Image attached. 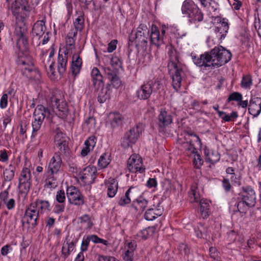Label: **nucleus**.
<instances>
[{
  "label": "nucleus",
  "mask_w": 261,
  "mask_h": 261,
  "mask_svg": "<svg viewBox=\"0 0 261 261\" xmlns=\"http://www.w3.org/2000/svg\"><path fill=\"white\" fill-rule=\"evenodd\" d=\"M168 55L170 58L168 65L169 70L170 71L172 69L174 70V73L171 75L172 86L177 91L181 87L184 71L179 60V53L177 50L171 46L168 51Z\"/></svg>",
  "instance_id": "nucleus-1"
},
{
  "label": "nucleus",
  "mask_w": 261,
  "mask_h": 261,
  "mask_svg": "<svg viewBox=\"0 0 261 261\" xmlns=\"http://www.w3.org/2000/svg\"><path fill=\"white\" fill-rule=\"evenodd\" d=\"M208 53V56L212 67H219L228 63L231 59L232 55L229 50L222 46H215Z\"/></svg>",
  "instance_id": "nucleus-2"
},
{
  "label": "nucleus",
  "mask_w": 261,
  "mask_h": 261,
  "mask_svg": "<svg viewBox=\"0 0 261 261\" xmlns=\"http://www.w3.org/2000/svg\"><path fill=\"white\" fill-rule=\"evenodd\" d=\"M26 18L24 16H17L16 19V26L14 34L17 37V41L14 49L16 52H19L21 41L25 48L29 44L28 28L25 23Z\"/></svg>",
  "instance_id": "nucleus-3"
},
{
  "label": "nucleus",
  "mask_w": 261,
  "mask_h": 261,
  "mask_svg": "<svg viewBox=\"0 0 261 261\" xmlns=\"http://www.w3.org/2000/svg\"><path fill=\"white\" fill-rule=\"evenodd\" d=\"M50 111L42 105H38L36 107L33 117L34 120L32 122V133L31 138L37 136L42 125L45 118H48Z\"/></svg>",
  "instance_id": "nucleus-4"
},
{
  "label": "nucleus",
  "mask_w": 261,
  "mask_h": 261,
  "mask_svg": "<svg viewBox=\"0 0 261 261\" xmlns=\"http://www.w3.org/2000/svg\"><path fill=\"white\" fill-rule=\"evenodd\" d=\"M160 88L161 82L158 80L145 82L137 91V97L140 100H147L152 93L156 92Z\"/></svg>",
  "instance_id": "nucleus-5"
},
{
  "label": "nucleus",
  "mask_w": 261,
  "mask_h": 261,
  "mask_svg": "<svg viewBox=\"0 0 261 261\" xmlns=\"http://www.w3.org/2000/svg\"><path fill=\"white\" fill-rule=\"evenodd\" d=\"M142 132V125L137 124L126 132L121 139V145L124 148H127L134 144Z\"/></svg>",
  "instance_id": "nucleus-6"
},
{
  "label": "nucleus",
  "mask_w": 261,
  "mask_h": 261,
  "mask_svg": "<svg viewBox=\"0 0 261 261\" xmlns=\"http://www.w3.org/2000/svg\"><path fill=\"white\" fill-rule=\"evenodd\" d=\"M36 204H30L25 210L24 215L23 216L21 223L24 225V223L28 225H31L32 228H34L38 225L39 217V210L35 208Z\"/></svg>",
  "instance_id": "nucleus-7"
},
{
  "label": "nucleus",
  "mask_w": 261,
  "mask_h": 261,
  "mask_svg": "<svg viewBox=\"0 0 261 261\" xmlns=\"http://www.w3.org/2000/svg\"><path fill=\"white\" fill-rule=\"evenodd\" d=\"M66 195L70 204L81 206L85 203L84 196L80 190L74 186L67 187Z\"/></svg>",
  "instance_id": "nucleus-8"
},
{
  "label": "nucleus",
  "mask_w": 261,
  "mask_h": 261,
  "mask_svg": "<svg viewBox=\"0 0 261 261\" xmlns=\"http://www.w3.org/2000/svg\"><path fill=\"white\" fill-rule=\"evenodd\" d=\"M173 122L172 114L165 109H161L157 117L156 125L159 132H164L166 128Z\"/></svg>",
  "instance_id": "nucleus-9"
},
{
  "label": "nucleus",
  "mask_w": 261,
  "mask_h": 261,
  "mask_svg": "<svg viewBox=\"0 0 261 261\" xmlns=\"http://www.w3.org/2000/svg\"><path fill=\"white\" fill-rule=\"evenodd\" d=\"M242 192L239 194L240 199L246 201L248 204L254 207L256 204V195L254 190L251 186H244L242 188Z\"/></svg>",
  "instance_id": "nucleus-10"
},
{
  "label": "nucleus",
  "mask_w": 261,
  "mask_h": 261,
  "mask_svg": "<svg viewBox=\"0 0 261 261\" xmlns=\"http://www.w3.org/2000/svg\"><path fill=\"white\" fill-rule=\"evenodd\" d=\"M97 169L94 166H88L82 172L81 179L86 185H91L94 182L96 176Z\"/></svg>",
  "instance_id": "nucleus-11"
},
{
  "label": "nucleus",
  "mask_w": 261,
  "mask_h": 261,
  "mask_svg": "<svg viewBox=\"0 0 261 261\" xmlns=\"http://www.w3.org/2000/svg\"><path fill=\"white\" fill-rule=\"evenodd\" d=\"M105 74L107 76L108 79L111 82L112 85L114 88H118L122 84L121 81L117 75V70H112L110 67H103ZM110 86V84H108V87Z\"/></svg>",
  "instance_id": "nucleus-12"
},
{
  "label": "nucleus",
  "mask_w": 261,
  "mask_h": 261,
  "mask_svg": "<svg viewBox=\"0 0 261 261\" xmlns=\"http://www.w3.org/2000/svg\"><path fill=\"white\" fill-rule=\"evenodd\" d=\"M18 64L24 66L22 69L23 74H25L28 77L35 79L38 78L37 75H40L39 72L34 69L33 64L31 62H28L22 58H21L19 59Z\"/></svg>",
  "instance_id": "nucleus-13"
},
{
  "label": "nucleus",
  "mask_w": 261,
  "mask_h": 261,
  "mask_svg": "<svg viewBox=\"0 0 261 261\" xmlns=\"http://www.w3.org/2000/svg\"><path fill=\"white\" fill-rule=\"evenodd\" d=\"M46 30L45 21L43 20H38L36 22L32 29V43L35 45L36 40H40V38L44 34Z\"/></svg>",
  "instance_id": "nucleus-14"
},
{
  "label": "nucleus",
  "mask_w": 261,
  "mask_h": 261,
  "mask_svg": "<svg viewBox=\"0 0 261 261\" xmlns=\"http://www.w3.org/2000/svg\"><path fill=\"white\" fill-rule=\"evenodd\" d=\"M135 156H131L127 160V168L130 172H139L142 173L145 171V168L142 167L141 159L136 160Z\"/></svg>",
  "instance_id": "nucleus-15"
},
{
  "label": "nucleus",
  "mask_w": 261,
  "mask_h": 261,
  "mask_svg": "<svg viewBox=\"0 0 261 261\" xmlns=\"http://www.w3.org/2000/svg\"><path fill=\"white\" fill-rule=\"evenodd\" d=\"M248 112L253 117H256L261 112V98L251 97L248 105Z\"/></svg>",
  "instance_id": "nucleus-16"
},
{
  "label": "nucleus",
  "mask_w": 261,
  "mask_h": 261,
  "mask_svg": "<svg viewBox=\"0 0 261 261\" xmlns=\"http://www.w3.org/2000/svg\"><path fill=\"white\" fill-rule=\"evenodd\" d=\"M68 54V51L66 49L64 51L63 54H61L60 51L58 54L57 67L58 72L61 75H63L66 70Z\"/></svg>",
  "instance_id": "nucleus-17"
},
{
  "label": "nucleus",
  "mask_w": 261,
  "mask_h": 261,
  "mask_svg": "<svg viewBox=\"0 0 261 261\" xmlns=\"http://www.w3.org/2000/svg\"><path fill=\"white\" fill-rule=\"evenodd\" d=\"M82 66V59L79 55L74 54L72 56V62L70 67L72 75L75 78L81 71Z\"/></svg>",
  "instance_id": "nucleus-18"
},
{
  "label": "nucleus",
  "mask_w": 261,
  "mask_h": 261,
  "mask_svg": "<svg viewBox=\"0 0 261 261\" xmlns=\"http://www.w3.org/2000/svg\"><path fill=\"white\" fill-rule=\"evenodd\" d=\"M61 163L62 160L60 156V153H55L49 163L48 171L51 172V173H57L61 167Z\"/></svg>",
  "instance_id": "nucleus-19"
},
{
  "label": "nucleus",
  "mask_w": 261,
  "mask_h": 261,
  "mask_svg": "<svg viewBox=\"0 0 261 261\" xmlns=\"http://www.w3.org/2000/svg\"><path fill=\"white\" fill-rule=\"evenodd\" d=\"M91 75L92 79L93 86L96 89H98L101 87H104L103 76L97 68L94 67L93 68Z\"/></svg>",
  "instance_id": "nucleus-20"
},
{
  "label": "nucleus",
  "mask_w": 261,
  "mask_h": 261,
  "mask_svg": "<svg viewBox=\"0 0 261 261\" xmlns=\"http://www.w3.org/2000/svg\"><path fill=\"white\" fill-rule=\"evenodd\" d=\"M236 169L231 167H228L226 169V173L227 175V177L231 181L232 185L238 186L241 185V175L236 172Z\"/></svg>",
  "instance_id": "nucleus-21"
},
{
  "label": "nucleus",
  "mask_w": 261,
  "mask_h": 261,
  "mask_svg": "<svg viewBox=\"0 0 261 261\" xmlns=\"http://www.w3.org/2000/svg\"><path fill=\"white\" fill-rule=\"evenodd\" d=\"M27 2L26 0H15L12 4L11 10L12 14L15 16V19L17 16H22L19 15L20 10H27L26 5Z\"/></svg>",
  "instance_id": "nucleus-22"
},
{
  "label": "nucleus",
  "mask_w": 261,
  "mask_h": 261,
  "mask_svg": "<svg viewBox=\"0 0 261 261\" xmlns=\"http://www.w3.org/2000/svg\"><path fill=\"white\" fill-rule=\"evenodd\" d=\"M139 189L136 187H130L125 192L124 195L122 196L118 201L119 205L123 206L125 205L130 203L131 199L129 197V194H132L133 196L138 191Z\"/></svg>",
  "instance_id": "nucleus-23"
},
{
  "label": "nucleus",
  "mask_w": 261,
  "mask_h": 261,
  "mask_svg": "<svg viewBox=\"0 0 261 261\" xmlns=\"http://www.w3.org/2000/svg\"><path fill=\"white\" fill-rule=\"evenodd\" d=\"M105 185L108 187L107 195L110 198L114 197L118 190V183L115 178H110L105 181Z\"/></svg>",
  "instance_id": "nucleus-24"
},
{
  "label": "nucleus",
  "mask_w": 261,
  "mask_h": 261,
  "mask_svg": "<svg viewBox=\"0 0 261 261\" xmlns=\"http://www.w3.org/2000/svg\"><path fill=\"white\" fill-rule=\"evenodd\" d=\"M55 142L60 152L65 153L68 149V143L65 140V138L63 137L62 133H58L56 134L55 137Z\"/></svg>",
  "instance_id": "nucleus-25"
},
{
  "label": "nucleus",
  "mask_w": 261,
  "mask_h": 261,
  "mask_svg": "<svg viewBox=\"0 0 261 261\" xmlns=\"http://www.w3.org/2000/svg\"><path fill=\"white\" fill-rule=\"evenodd\" d=\"M208 55V53L206 51L203 54L201 55L199 57H196L195 56L193 57V61L198 66H204L205 67L212 68L211 64H208V63L210 62V60Z\"/></svg>",
  "instance_id": "nucleus-26"
},
{
  "label": "nucleus",
  "mask_w": 261,
  "mask_h": 261,
  "mask_svg": "<svg viewBox=\"0 0 261 261\" xmlns=\"http://www.w3.org/2000/svg\"><path fill=\"white\" fill-rule=\"evenodd\" d=\"M57 111H56V115L62 119H65L67 118L69 114V110L68 108L67 103L62 99L58 105L55 107Z\"/></svg>",
  "instance_id": "nucleus-27"
},
{
  "label": "nucleus",
  "mask_w": 261,
  "mask_h": 261,
  "mask_svg": "<svg viewBox=\"0 0 261 261\" xmlns=\"http://www.w3.org/2000/svg\"><path fill=\"white\" fill-rule=\"evenodd\" d=\"M150 41L151 44L159 47L163 43V39L161 37L160 31L157 27H152L151 32L150 36Z\"/></svg>",
  "instance_id": "nucleus-28"
},
{
  "label": "nucleus",
  "mask_w": 261,
  "mask_h": 261,
  "mask_svg": "<svg viewBox=\"0 0 261 261\" xmlns=\"http://www.w3.org/2000/svg\"><path fill=\"white\" fill-rule=\"evenodd\" d=\"M197 8V6L192 0H185L181 6V11L183 14L189 16Z\"/></svg>",
  "instance_id": "nucleus-29"
},
{
  "label": "nucleus",
  "mask_w": 261,
  "mask_h": 261,
  "mask_svg": "<svg viewBox=\"0 0 261 261\" xmlns=\"http://www.w3.org/2000/svg\"><path fill=\"white\" fill-rule=\"evenodd\" d=\"M148 201L143 197H140L133 201L132 206L139 213L143 212L147 207Z\"/></svg>",
  "instance_id": "nucleus-30"
},
{
  "label": "nucleus",
  "mask_w": 261,
  "mask_h": 261,
  "mask_svg": "<svg viewBox=\"0 0 261 261\" xmlns=\"http://www.w3.org/2000/svg\"><path fill=\"white\" fill-rule=\"evenodd\" d=\"M229 29L228 23L225 18H223L219 23V24L215 30V32L219 33L220 39H223L225 37L226 33Z\"/></svg>",
  "instance_id": "nucleus-31"
},
{
  "label": "nucleus",
  "mask_w": 261,
  "mask_h": 261,
  "mask_svg": "<svg viewBox=\"0 0 261 261\" xmlns=\"http://www.w3.org/2000/svg\"><path fill=\"white\" fill-rule=\"evenodd\" d=\"M211 201L206 199H202L199 201L200 212L203 219L207 218L210 214Z\"/></svg>",
  "instance_id": "nucleus-32"
},
{
  "label": "nucleus",
  "mask_w": 261,
  "mask_h": 261,
  "mask_svg": "<svg viewBox=\"0 0 261 261\" xmlns=\"http://www.w3.org/2000/svg\"><path fill=\"white\" fill-rule=\"evenodd\" d=\"M95 140V137L92 136L85 141L84 143L85 147L82 149L81 152L83 156H86L90 151L93 149L96 143Z\"/></svg>",
  "instance_id": "nucleus-33"
},
{
  "label": "nucleus",
  "mask_w": 261,
  "mask_h": 261,
  "mask_svg": "<svg viewBox=\"0 0 261 261\" xmlns=\"http://www.w3.org/2000/svg\"><path fill=\"white\" fill-rule=\"evenodd\" d=\"M237 199L238 202L236 204L237 210L235 212H239L241 216H243L246 214L249 208L252 207L253 206L248 204L246 201H243L239 197H238Z\"/></svg>",
  "instance_id": "nucleus-34"
},
{
  "label": "nucleus",
  "mask_w": 261,
  "mask_h": 261,
  "mask_svg": "<svg viewBox=\"0 0 261 261\" xmlns=\"http://www.w3.org/2000/svg\"><path fill=\"white\" fill-rule=\"evenodd\" d=\"M61 96L58 91L53 92L49 96L47 102L53 110L58 105L59 102L62 100L60 98Z\"/></svg>",
  "instance_id": "nucleus-35"
},
{
  "label": "nucleus",
  "mask_w": 261,
  "mask_h": 261,
  "mask_svg": "<svg viewBox=\"0 0 261 261\" xmlns=\"http://www.w3.org/2000/svg\"><path fill=\"white\" fill-rule=\"evenodd\" d=\"M31 204H36L35 208H37L38 207L39 211L41 210L43 212L45 211H50L51 210L50 203L47 200L37 199Z\"/></svg>",
  "instance_id": "nucleus-36"
},
{
  "label": "nucleus",
  "mask_w": 261,
  "mask_h": 261,
  "mask_svg": "<svg viewBox=\"0 0 261 261\" xmlns=\"http://www.w3.org/2000/svg\"><path fill=\"white\" fill-rule=\"evenodd\" d=\"M124 121V117L119 113H114L112 115L110 123L113 128L122 125Z\"/></svg>",
  "instance_id": "nucleus-37"
},
{
  "label": "nucleus",
  "mask_w": 261,
  "mask_h": 261,
  "mask_svg": "<svg viewBox=\"0 0 261 261\" xmlns=\"http://www.w3.org/2000/svg\"><path fill=\"white\" fill-rule=\"evenodd\" d=\"M74 25L76 31L73 32V36L76 37L77 31H82L84 28V14L81 13L77 18L74 21Z\"/></svg>",
  "instance_id": "nucleus-38"
},
{
  "label": "nucleus",
  "mask_w": 261,
  "mask_h": 261,
  "mask_svg": "<svg viewBox=\"0 0 261 261\" xmlns=\"http://www.w3.org/2000/svg\"><path fill=\"white\" fill-rule=\"evenodd\" d=\"M189 21L191 23H195L196 21L200 22L203 19V14L201 11L197 8L189 16Z\"/></svg>",
  "instance_id": "nucleus-39"
},
{
  "label": "nucleus",
  "mask_w": 261,
  "mask_h": 261,
  "mask_svg": "<svg viewBox=\"0 0 261 261\" xmlns=\"http://www.w3.org/2000/svg\"><path fill=\"white\" fill-rule=\"evenodd\" d=\"M100 88L101 89L98 94L97 100L100 103H102L110 98V89L108 87L107 88L101 87Z\"/></svg>",
  "instance_id": "nucleus-40"
},
{
  "label": "nucleus",
  "mask_w": 261,
  "mask_h": 261,
  "mask_svg": "<svg viewBox=\"0 0 261 261\" xmlns=\"http://www.w3.org/2000/svg\"><path fill=\"white\" fill-rule=\"evenodd\" d=\"M15 170V167L12 165H10L4 171L3 175L5 181H10L13 179L14 176Z\"/></svg>",
  "instance_id": "nucleus-41"
},
{
  "label": "nucleus",
  "mask_w": 261,
  "mask_h": 261,
  "mask_svg": "<svg viewBox=\"0 0 261 261\" xmlns=\"http://www.w3.org/2000/svg\"><path fill=\"white\" fill-rule=\"evenodd\" d=\"M54 174L51 173V172L47 171V178L45 179V185L47 188H55L57 186V179L54 176Z\"/></svg>",
  "instance_id": "nucleus-42"
},
{
  "label": "nucleus",
  "mask_w": 261,
  "mask_h": 261,
  "mask_svg": "<svg viewBox=\"0 0 261 261\" xmlns=\"http://www.w3.org/2000/svg\"><path fill=\"white\" fill-rule=\"evenodd\" d=\"M110 155L107 153H104L99 158L98 161V165L101 168H106L110 163L111 159Z\"/></svg>",
  "instance_id": "nucleus-43"
},
{
  "label": "nucleus",
  "mask_w": 261,
  "mask_h": 261,
  "mask_svg": "<svg viewBox=\"0 0 261 261\" xmlns=\"http://www.w3.org/2000/svg\"><path fill=\"white\" fill-rule=\"evenodd\" d=\"M31 182L25 181H19L18 189L19 192L24 195H27L30 191Z\"/></svg>",
  "instance_id": "nucleus-44"
},
{
  "label": "nucleus",
  "mask_w": 261,
  "mask_h": 261,
  "mask_svg": "<svg viewBox=\"0 0 261 261\" xmlns=\"http://www.w3.org/2000/svg\"><path fill=\"white\" fill-rule=\"evenodd\" d=\"M156 228L155 226H149L141 232V237L144 239H147L148 237L152 236L156 231Z\"/></svg>",
  "instance_id": "nucleus-45"
},
{
  "label": "nucleus",
  "mask_w": 261,
  "mask_h": 261,
  "mask_svg": "<svg viewBox=\"0 0 261 261\" xmlns=\"http://www.w3.org/2000/svg\"><path fill=\"white\" fill-rule=\"evenodd\" d=\"M19 181H25L26 182H31V171L28 168L22 169Z\"/></svg>",
  "instance_id": "nucleus-46"
},
{
  "label": "nucleus",
  "mask_w": 261,
  "mask_h": 261,
  "mask_svg": "<svg viewBox=\"0 0 261 261\" xmlns=\"http://www.w3.org/2000/svg\"><path fill=\"white\" fill-rule=\"evenodd\" d=\"M195 232L198 238H204L207 236V228L201 223L198 224L197 228L195 229Z\"/></svg>",
  "instance_id": "nucleus-47"
},
{
  "label": "nucleus",
  "mask_w": 261,
  "mask_h": 261,
  "mask_svg": "<svg viewBox=\"0 0 261 261\" xmlns=\"http://www.w3.org/2000/svg\"><path fill=\"white\" fill-rule=\"evenodd\" d=\"M252 79L250 74L244 75L241 83V86L243 88H250L252 85Z\"/></svg>",
  "instance_id": "nucleus-48"
},
{
  "label": "nucleus",
  "mask_w": 261,
  "mask_h": 261,
  "mask_svg": "<svg viewBox=\"0 0 261 261\" xmlns=\"http://www.w3.org/2000/svg\"><path fill=\"white\" fill-rule=\"evenodd\" d=\"M182 146L185 150V152L188 156L191 155L193 153H197V150L195 147V145H190L183 142Z\"/></svg>",
  "instance_id": "nucleus-49"
},
{
  "label": "nucleus",
  "mask_w": 261,
  "mask_h": 261,
  "mask_svg": "<svg viewBox=\"0 0 261 261\" xmlns=\"http://www.w3.org/2000/svg\"><path fill=\"white\" fill-rule=\"evenodd\" d=\"M73 33L72 32H69L67 35V39L66 40L67 48L66 49L68 51L69 50H71L72 48H74L75 40L73 38Z\"/></svg>",
  "instance_id": "nucleus-50"
},
{
  "label": "nucleus",
  "mask_w": 261,
  "mask_h": 261,
  "mask_svg": "<svg viewBox=\"0 0 261 261\" xmlns=\"http://www.w3.org/2000/svg\"><path fill=\"white\" fill-rule=\"evenodd\" d=\"M242 99H243V96L241 93L238 92H233L228 96L227 102H229L231 101H235L238 102Z\"/></svg>",
  "instance_id": "nucleus-51"
},
{
  "label": "nucleus",
  "mask_w": 261,
  "mask_h": 261,
  "mask_svg": "<svg viewBox=\"0 0 261 261\" xmlns=\"http://www.w3.org/2000/svg\"><path fill=\"white\" fill-rule=\"evenodd\" d=\"M65 243L67 246V251H64V246H63L62 249V254L64 256L65 258H67L69 255L70 253V249L73 248L75 246V243L73 242L69 243L65 241L63 245H65Z\"/></svg>",
  "instance_id": "nucleus-52"
},
{
  "label": "nucleus",
  "mask_w": 261,
  "mask_h": 261,
  "mask_svg": "<svg viewBox=\"0 0 261 261\" xmlns=\"http://www.w3.org/2000/svg\"><path fill=\"white\" fill-rule=\"evenodd\" d=\"M193 154H194L193 164L194 167L197 169H199L203 164V161L197 151V153H193Z\"/></svg>",
  "instance_id": "nucleus-53"
},
{
  "label": "nucleus",
  "mask_w": 261,
  "mask_h": 261,
  "mask_svg": "<svg viewBox=\"0 0 261 261\" xmlns=\"http://www.w3.org/2000/svg\"><path fill=\"white\" fill-rule=\"evenodd\" d=\"M144 217L147 221H152L156 218L153 210L151 208H148L144 214Z\"/></svg>",
  "instance_id": "nucleus-54"
},
{
  "label": "nucleus",
  "mask_w": 261,
  "mask_h": 261,
  "mask_svg": "<svg viewBox=\"0 0 261 261\" xmlns=\"http://www.w3.org/2000/svg\"><path fill=\"white\" fill-rule=\"evenodd\" d=\"M66 196L63 190H60L57 192L56 200L58 203H65Z\"/></svg>",
  "instance_id": "nucleus-55"
},
{
  "label": "nucleus",
  "mask_w": 261,
  "mask_h": 261,
  "mask_svg": "<svg viewBox=\"0 0 261 261\" xmlns=\"http://www.w3.org/2000/svg\"><path fill=\"white\" fill-rule=\"evenodd\" d=\"M79 219L81 220L80 222L81 223H86L87 225V227L89 228H91V227L93 225V223L91 221L90 217L87 214H85L84 215L80 217L79 218Z\"/></svg>",
  "instance_id": "nucleus-56"
},
{
  "label": "nucleus",
  "mask_w": 261,
  "mask_h": 261,
  "mask_svg": "<svg viewBox=\"0 0 261 261\" xmlns=\"http://www.w3.org/2000/svg\"><path fill=\"white\" fill-rule=\"evenodd\" d=\"M65 204L62 203H58L55 204L53 208V213L56 214H60L62 213L65 210Z\"/></svg>",
  "instance_id": "nucleus-57"
},
{
  "label": "nucleus",
  "mask_w": 261,
  "mask_h": 261,
  "mask_svg": "<svg viewBox=\"0 0 261 261\" xmlns=\"http://www.w3.org/2000/svg\"><path fill=\"white\" fill-rule=\"evenodd\" d=\"M222 187L226 192L230 191L232 186L230 184V180L227 178H224L222 181Z\"/></svg>",
  "instance_id": "nucleus-58"
},
{
  "label": "nucleus",
  "mask_w": 261,
  "mask_h": 261,
  "mask_svg": "<svg viewBox=\"0 0 261 261\" xmlns=\"http://www.w3.org/2000/svg\"><path fill=\"white\" fill-rule=\"evenodd\" d=\"M121 62L119 60V58H118L116 57H113L111 59V64L113 67V69L112 68V70H117L118 71V69H117V67H121Z\"/></svg>",
  "instance_id": "nucleus-59"
},
{
  "label": "nucleus",
  "mask_w": 261,
  "mask_h": 261,
  "mask_svg": "<svg viewBox=\"0 0 261 261\" xmlns=\"http://www.w3.org/2000/svg\"><path fill=\"white\" fill-rule=\"evenodd\" d=\"M185 133L186 135L185 136H187L188 138H189L190 137H193L195 138V139H194L195 142H199V143L201 144V140H200V138L193 131H192L191 130H186L185 132Z\"/></svg>",
  "instance_id": "nucleus-60"
},
{
  "label": "nucleus",
  "mask_w": 261,
  "mask_h": 261,
  "mask_svg": "<svg viewBox=\"0 0 261 261\" xmlns=\"http://www.w3.org/2000/svg\"><path fill=\"white\" fill-rule=\"evenodd\" d=\"M49 32H47L46 34L44 36V38L42 41H39V40H36L35 41V45H36L37 46H39L41 44L44 45L46 44L49 40Z\"/></svg>",
  "instance_id": "nucleus-61"
},
{
  "label": "nucleus",
  "mask_w": 261,
  "mask_h": 261,
  "mask_svg": "<svg viewBox=\"0 0 261 261\" xmlns=\"http://www.w3.org/2000/svg\"><path fill=\"white\" fill-rule=\"evenodd\" d=\"M8 105V94L4 93L0 100V107L2 109L6 108Z\"/></svg>",
  "instance_id": "nucleus-62"
},
{
  "label": "nucleus",
  "mask_w": 261,
  "mask_h": 261,
  "mask_svg": "<svg viewBox=\"0 0 261 261\" xmlns=\"http://www.w3.org/2000/svg\"><path fill=\"white\" fill-rule=\"evenodd\" d=\"M4 203L9 210L13 209L15 206V200L13 198L8 199Z\"/></svg>",
  "instance_id": "nucleus-63"
},
{
  "label": "nucleus",
  "mask_w": 261,
  "mask_h": 261,
  "mask_svg": "<svg viewBox=\"0 0 261 261\" xmlns=\"http://www.w3.org/2000/svg\"><path fill=\"white\" fill-rule=\"evenodd\" d=\"M117 43V40H112L108 45L107 51L109 53H112L116 48Z\"/></svg>",
  "instance_id": "nucleus-64"
}]
</instances>
